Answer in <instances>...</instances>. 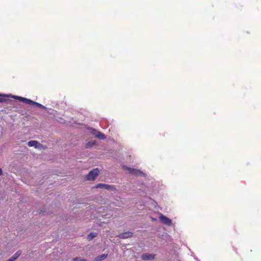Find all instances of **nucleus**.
Instances as JSON below:
<instances>
[{
	"label": "nucleus",
	"instance_id": "10",
	"mask_svg": "<svg viewBox=\"0 0 261 261\" xmlns=\"http://www.w3.org/2000/svg\"><path fill=\"white\" fill-rule=\"evenodd\" d=\"M96 137L99 138V139H105L106 138V136L105 135L101 133V132H96L95 131V133L94 134Z\"/></svg>",
	"mask_w": 261,
	"mask_h": 261
},
{
	"label": "nucleus",
	"instance_id": "4",
	"mask_svg": "<svg viewBox=\"0 0 261 261\" xmlns=\"http://www.w3.org/2000/svg\"><path fill=\"white\" fill-rule=\"evenodd\" d=\"M95 188L106 189L110 190H113V189H115L114 187L112 186H111L109 185H107V184H97V185H96L95 186Z\"/></svg>",
	"mask_w": 261,
	"mask_h": 261
},
{
	"label": "nucleus",
	"instance_id": "15",
	"mask_svg": "<svg viewBox=\"0 0 261 261\" xmlns=\"http://www.w3.org/2000/svg\"><path fill=\"white\" fill-rule=\"evenodd\" d=\"M5 95H0V102H3L5 100Z\"/></svg>",
	"mask_w": 261,
	"mask_h": 261
},
{
	"label": "nucleus",
	"instance_id": "9",
	"mask_svg": "<svg viewBox=\"0 0 261 261\" xmlns=\"http://www.w3.org/2000/svg\"><path fill=\"white\" fill-rule=\"evenodd\" d=\"M108 255L107 254H101L98 256H97L96 258H95V261H101L103 259H105L107 257Z\"/></svg>",
	"mask_w": 261,
	"mask_h": 261
},
{
	"label": "nucleus",
	"instance_id": "11",
	"mask_svg": "<svg viewBox=\"0 0 261 261\" xmlns=\"http://www.w3.org/2000/svg\"><path fill=\"white\" fill-rule=\"evenodd\" d=\"M21 254V251H17L13 256L11 257L14 261H15Z\"/></svg>",
	"mask_w": 261,
	"mask_h": 261
},
{
	"label": "nucleus",
	"instance_id": "17",
	"mask_svg": "<svg viewBox=\"0 0 261 261\" xmlns=\"http://www.w3.org/2000/svg\"><path fill=\"white\" fill-rule=\"evenodd\" d=\"M7 261H14L11 258H10L9 259H8Z\"/></svg>",
	"mask_w": 261,
	"mask_h": 261
},
{
	"label": "nucleus",
	"instance_id": "8",
	"mask_svg": "<svg viewBox=\"0 0 261 261\" xmlns=\"http://www.w3.org/2000/svg\"><path fill=\"white\" fill-rule=\"evenodd\" d=\"M17 98L18 99H20L23 102H24L28 104H29V105H33L34 104V102L35 101H33L30 99H27V98H23V97H17Z\"/></svg>",
	"mask_w": 261,
	"mask_h": 261
},
{
	"label": "nucleus",
	"instance_id": "5",
	"mask_svg": "<svg viewBox=\"0 0 261 261\" xmlns=\"http://www.w3.org/2000/svg\"><path fill=\"white\" fill-rule=\"evenodd\" d=\"M160 219L163 223L166 224L169 226H170L172 224V221L171 219L165 216L161 215L160 217Z\"/></svg>",
	"mask_w": 261,
	"mask_h": 261
},
{
	"label": "nucleus",
	"instance_id": "2",
	"mask_svg": "<svg viewBox=\"0 0 261 261\" xmlns=\"http://www.w3.org/2000/svg\"><path fill=\"white\" fill-rule=\"evenodd\" d=\"M123 168L127 170L128 172L132 174L136 175H142L144 174L143 173L139 170L127 167L126 166H123Z\"/></svg>",
	"mask_w": 261,
	"mask_h": 261
},
{
	"label": "nucleus",
	"instance_id": "13",
	"mask_svg": "<svg viewBox=\"0 0 261 261\" xmlns=\"http://www.w3.org/2000/svg\"><path fill=\"white\" fill-rule=\"evenodd\" d=\"M73 261H87L86 259H81L80 257H76L73 258Z\"/></svg>",
	"mask_w": 261,
	"mask_h": 261
},
{
	"label": "nucleus",
	"instance_id": "6",
	"mask_svg": "<svg viewBox=\"0 0 261 261\" xmlns=\"http://www.w3.org/2000/svg\"><path fill=\"white\" fill-rule=\"evenodd\" d=\"M154 254L149 253H143L142 255V259L144 260H152L154 258Z\"/></svg>",
	"mask_w": 261,
	"mask_h": 261
},
{
	"label": "nucleus",
	"instance_id": "3",
	"mask_svg": "<svg viewBox=\"0 0 261 261\" xmlns=\"http://www.w3.org/2000/svg\"><path fill=\"white\" fill-rule=\"evenodd\" d=\"M28 145L30 147H35L36 148L42 149L43 148V145L39 143L37 141L32 140L30 141L28 143Z\"/></svg>",
	"mask_w": 261,
	"mask_h": 261
},
{
	"label": "nucleus",
	"instance_id": "12",
	"mask_svg": "<svg viewBox=\"0 0 261 261\" xmlns=\"http://www.w3.org/2000/svg\"><path fill=\"white\" fill-rule=\"evenodd\" d=\"M97 236V233L96 232H91L90 233L87 237V239L89 241L92 240L94 238Z\"/></svg>",
	"mask_w": 261,
	"mask_h": 261
},
{
	"label": "nucleus",
	"instance_id": "16",
	"mask_svg": "<svg viewBox=\"0 0 261 261\" xmlns=\"http://www.w3.org/2000/svg\"><path fill=\"white\" fill-rule=\"evenodd\" d=\"M2 170L0 168V176L2 175Z\"/></svg>",
	"mask_w": 261,
	"mask_h": 261
},
{
	"label": "nucleus",
	"instance_id": "7",
	"mask_svg": "<svg viewBox=\"0 0 261 261\" xmlns=\"http://www.w3.org/2000/svg\"><path fill=\"white\" fill-rule=\"evenodd\" d=\"M132 232L128 231L119 234L118 237L121 239H126L132 237Z\"/></svg>",
	"mask_w": 261,
	"mask_h": 261
},
{
	"label": "nucleus",
	"instance_id": "14",
	"mask_svg": "<svg viewBox=\"0 0 261 261\" xmlns=\"http://www.w3.org/2000/svg\"><path fill=\"white\" fill-rule=\"evenodd\" d=\"M33 105H35V106H37V107H39V108H44V107L43 105H41V104H40V103H37V102H34V104Z\"/></svg>",
	"mask_w": 261,
	"mask_h": 261
},
{
	"label": "nucleus",
	"instance_id": "1",
	"mask_svg": "<svg viewBox=\"0 0 261 261\" xmlns=\"http://www.w3.org/2000/svg\"><path fill=\"white\" fill-rule=\"evenodd\" d=\"M99 173V170L98 168L94 169L91 170L88 174H87L85 178L87 180H94L95 178L98 176Z\"/></svg>",
	"mask_w": 261,
	"mask_h": 261
}]
</instances>
